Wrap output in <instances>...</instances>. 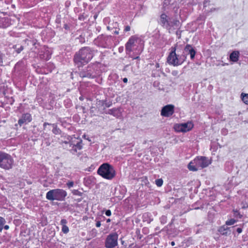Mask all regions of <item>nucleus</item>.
Returning <instances> with one entry per match:
<instances>
[{"label": "nucleus", "instance_id": "nucleus-1", "mask_svg": "<svg viewBox=\"0 0 248 248\" xmlns=\"http://www.w3.org/2000/svg\"><path fill=\"white\" fill-rule=\"evenodd\" d=\"M94 50L89 47H84L77 52L74 57V62L79 66L80 64L88 63L93 57Z\"/></svg>", "mask_w": 248, "mask_h": 248}, {"label": "nucleus", "instance_id": "nucleus-2", "mask_svg": "<svg viewBox=\"0 0 248 248\" xmlns=\"http://www.w3.org/2000/svg\"><path fill=\"white\" fill-rule=\"evenodd\" d=\"M211 163L208 158L205 156H200L195 158L188 165V169L193 171L207 167Z\"/></svg>", "mask_w": 248, "mask_h": 248}, {"label": "nucleus", "instance_id": "nucleus-3", "mask_svg": "<svg viewBox=\"0 0 248 248\" xmlns=\"http://www.w3.org/2000/svg\"><path fill=\"white\" fill-rule=\"evenodd\" d=\"M97 173L107 180H112L116 176V171L113 167L108 163L102 164L97 170Z\"/></svg>", "mask_w": 248, "mask_h": 248}, {"label": "nucleus", "instance_id": "nucleus-4", "mask_svg": "<svg viewBox=\"0 0 248 248\" xmlns=\"http://www.w3.org/2000/svg\"><path fill=\"white\" fill-rule=\"evenodd\" d=\"M14 160L12 156L5 152L0 151V167L5 170L13 168Z\"/></svg>", "mask_w": 248, "mask_h": 248}, {"label": "nucleus", "instance_id": "nucleus-5", "mask_svg": "<svg viewBox=\"0 0 248 248\" xmlns=\"http://www.w3.org/2000/svg\"><path fill=\"white\" fill-rule=\"evenodd\" d=\"M67 196L66 192L62 189L50 190L46 194V198L49 201H64Z\"/></svg>", "mask_w": 248, "mask_h": 248}, {"label": "nucleus", "instance_id": "nucleus-6", "mask_svg": "<svg viewBox=\"0 0 248 248\" xmlns=\"http://www.w3.org/2000/svg\"><path fill=\"white\" fill-rule=\"evenodd\" d=\"M193 127V124L190 122H187L182 124H176L173 128L177 132H186L190 131Z\"/></svg>", "mask_w": 248, "mask_h": 248}, {"label": "nucleus", "instance_id": "nucleus-7", "mask_svg": "<svg viewBox=\"0 0 248 248\" xmlns=\"http://www.w3.org/2000/svg\"><path fill=\"white\" fill-rule=\"evenodd\" d=\"M171 51L167 58V62L170 65L178 66L179 65V59L175 53L176 48L171 47Z\"/></svg>", "mask_w": 248, "mask_h": 248}, {"label": "nucleus", "instance_id": "nucleus-8", "mask_svg": "<svg viewBox=\"0 0 248 248\" xmlns=\"http://www.w3.org/2000/svg\"><path fill=\"white\" fill-rule=\"evenodd\" d=\"M118 234L112 233L109 234L106 240L105 245L107 248H114L117 244Z\"/></svg>", "mask_w": 248, "mask_h": 248}, {"label": "nucleus", "instance_id": "nucleus-9", "mask_svg": "<svg viewBox=\"0 0 248 248\" xmlns=\"http://www.w3.org/2000/svg\"><path fill=\"white\" fill-rule=\"evenodd\" d=\"M138 37L136 36H131L125 44V51L127 54H130L132 51V48L135 46Z\"/></svg>", "mask_w": 248, "mask_h": 248}, {"label": "nucleus", "instance_id": "nucleus-10", "mask_svg": "<svg viewBox=\"0 0 248 248\" xmlns=\"http://www.w3.org/2000/svg\"><path fill=\"white\" fill-rule=\"evenodd\" d=\"M79 75L82 78H93L96 75L94 69L91 66H88L86 70L80 72Z\"/></svg>", "mask_w": 248, "mask_h": 248}, {"label": "nucleus", "instance_id": "nucleus-11", "mask_svg": "<svg viewBox=\"0 0 248 248\" xmlns=\"http://www.w3.org/2000/svg\"><path fill=\"white\" fill-rule=\"evenodd\" d=\"M174 112V106L173 105H167L163 107L161 111V115L164 117H170Z\"/></svg>", "mask_w": 248, "mask_h": 248}, {"label": "nucleus", "instance_id": "nucleus-12", "mask_svg": "<svg viewBox=\"0 0 248 248\" xmlns=\"http://www.w3.org/2000/svg\"><path fill=\"white\" fill-rule=\"evenodd\" d=\"M179 21L175 18H170L169 23L166 29L169 31V32L173 29H177L180 26Z\"/></svg>", "mask_w": 248, "mask_h": 248}, {"label": "nucleus", "instance_id": "nucleus-13", "mask_svg": "<svg viewBox=\"0 0 248 248\" xmlns=\"http://www.w3.org/2000/svg\"><path fill=\"white\" fill-rule=\"evenodd\" d=\"M111 38V36H104L101 35L98 36L96 39V43H98L99 45L103 46L106 47V45H108V42Z\"/></svg>", "mask_w": 248, "mask_h": 248}, {"label": "nucleus", "instance_id": "nucleus-14", "mask_svg": "<svg viewBox=\"0 0 248 248\" xmlns=\"http://www.w3.org/2000/svg\"><path fill=\"white\" fill-rule=\"evenodd\" d=\"M184 52L186 55L189 54L191 60H193L195 58L196 51L193 47L190 45H186L184 48Z\"/></svg>", "mask_w": 248, "mask_h": 248}, {"label": "nucleus", "instance_id": "nucleus-15", "mask_svg": "<svg viewBox=\"0 0 248 248\" xmlns=\"http://www.w3.org/2000/svg\"><path fill=\"white\" fill-rule=\"evenodd\" d=\"M31 121V115L29 113L23 114L21 118L18 121V124L21 126L24 124H27Z\"/></svg>", "mask_w": 248, "mask_h": 248}, {"label": "nucleus", "instance_id": "nucleus-16", "mask_svg": "<svg viewBox=\"0 0 248 248\" xmlns=\"http://www.w3.org/2000/svg\"><path fill=\"white\" fill-rule=\"evenodd\" d=\"M170 17H169L165 14H162L160 17V24L163 27L167 28Z\"/></svg>", "mask_w": 248, "mask_h": 248}, {"label": "nucleus", "instance_id": "nucleus-17", "mask_svg": "<svg viewBox=\"0 0 248 248\" xmlns=\"http://www.w3.org/2000/svg\"><path fill=\"white\" fill-rule=\"evenodd\" d=\"M47 125H52L53 127L52 129V132L55 134V135H58L61 134V130L57 127V125L55 124H49L48 123H44L43 126H44V129L46 130V128Z\"/></svg>", "mask_w": 248, "mask_h": 248}, {"label": "nucleus", "instance_id": "nucleus-18", "mask_svg": "<svg viewBox=\"0 0 248 248\" xmlns=\"http://www.w3.org/2000/svg\"><path fill=\"white\" fill-rule=\"evenodd\" d=\"M239 52L237 51H233L230 55V59L233 62H236L238 60Z\"/></svg>", "mask_w": 248, "mask_h": 248}, {"label": "nucleus", "instance_id": "nucleus-19", "mask_svg": "<svg viewBox=\"0 0 248 248\" xmlns=\"http://www.w3.org/2000/svg\"><path fill=\"white\" fill-rule=\"evenodd\" d=\"M219 232L223 235H227L228 232V228L227 226H223L219 229Z\"/></svg>", "mask_w": 248, "mask_h": 248}, {"label": "nucleus", "instance_id": "nucleus-20", "mask_svg": "<svg viewBox=\"0 0 248 248\" xmlns=\"http://www.w3.org/2000/svg\"><path fill=\"white\" fill-rule=\"evenodd\" d=\"M242 99L243 101L246 104H248V93L245 94L242 93L241 94Z\"/></svg>", "mask_w": 248, "mask_h": 248}, {"label": "nucleus", "instance_id": "nucleus-21", "mask_svg": "<svg viewBox=\"0 0 248 248\" xmlns=\"http://www.w3.org/2000/svg\"><path fill=\"white\" fill-rule=\"evenodd\" d=\"M72 148L74 152H77V149L80 150L82 148V146L80 142H78L76 145H73Z\"/></svg>", "mask_w": 248, "mask_h": 248}, {"label": "nucleus", "instance_id": "nucleus-22", "mask_svg": "<svg viewBox=\"0 0 248 248\" xmlns=\"http://www.w3.org/2000/svg\"><path fill=\"white\" fill-rule=\"evenodd\" d=\"M178 58L179 59V65H181L186 60V55H182L180 56H178Z\"/></svg>", "mask_w": 248, "mask_h": 248}, {"label": "nucleus", "instance_id": "nucleus-23", "mask_svg": "<svg viewBox=\"0 0 248 248\" xmlns=\"http://www.w3.org/2000/svg\"><path fill=\"white\" fill-rule=\"evenodd\" d=\"M5 219L0 217V232H1L3 228V225L5 223Z\"/></svg>", "mask_w": 248, "mask_h": 248}, {"label": "nucleus", "instance_id": "nucleus-24", "mask_svg": "<svg viewBox=\"0 0 248 248\" xmlns=\"http://www.w3.org/2000/svg\"><path fill=\"white\" fill-rule=\"evenodd\" d=\"M236 222V220L234 219H231L230 220H227L226 222V225H232L234 224Z\"/></svg>", "mask_w": 248, "mask_h": 248}, {"label": "nucleus", "instance_id": "nucleus-25", "mask_svg": "<svg viewBox=\"0 0 248 248\" xmlns=\"http://www.w3.org/2000/svg\"><path fill=\"white\" fill-rule=\"evenodd\" d=\"M62 231L64 233H67L69 231V228L66 225H63L62 226Z\"/></svg>", "mask_w": 248, "mask_h": 248}, {"label": "nucleus", "instance_id": "nucleus-26", "mask_svg": "<svg viewBox=\"0 0 248 248\" xmlns=\"http://www.w3.org/2000/svg\"><path fill=\"white\" fill-rule=\"evenodd\" d=\"M160 219L161 223L163 224H165L167 221V217L165 216H162Z\"/></svg>", "mask_w": 248, "mask_h": 248}, {"label": "nucleus", "instance_id": "nucleus-27", "mask_svg": "<svg viewBox=\"0 0 248 248\" xmlns=\"http://www.w3.org/2000/svg\"><path fill=\"white\" fill-rule=\"evenodd\" d=\"M155 184L158 186H161L163 184V180L161 179H158L155 180Z\"/></svg>", "mask_w": 248, "mask_h": 248}, {"label": "nucleus", "instance_id": "nucleus-28", "mask_svg": "<svg viewBox=\"0 0 248 248\" xmlns=\"http://www.w3.org/2000/svg\"><path fill=\"white\" fill-rule=\"evenodd\" d=\"M15 49H16V51L17 52V53H19L23 49V46H20L18 48H16V46H14Z\"/></svg>", "mask_w": 248, "mask_h": 248}, {"label": "nucleus", "instance_id": "nucleus-29", "mask_svg": "<svg viewBox=\"0 0 248 248\" xmlns=\"http://www.w3.org/2000/svg\"><path fill=\"white\" fill-rule=\"evenodd\" d=\"M72 193L75 195H78L79 196H81L82 195V193L78 190H74Z\"/></svg>", "mask_w": 248, "mask_h": 248}, {"label": "nucleus", "instance_id": "nucleus-30", "mask_svg": "<svg viewBox=\"0 0 248 248\" xmlns=\"http://www.w3.org/2000/svg\"><path fill=\"white\" fill-rule=\"evenodd\" d=\"M67 186L69 188H71L74 186V182L73 181L68 182L67 183Z\"/></svg>", "mask_w": 248, "mask_h": 248}, {"label": "nucleus", "instance_id": "nucleus-31", "mask_svg": "<svg viewBox=\"0 0 248 248\" xmlns=\"http://www.w3.org/2000/svg\"><path fill=\"white\" fill-rule=\"evenodd\" d=\"M178 74H179V72L177 70H174V71H172V72H171V74L173 76H178Z\"/></svg>", "mask_w": 248, "mask_h": 248}, {"label": "nucleus", "instance_id": "nucleus-32", "mask_svg": "<svg viewBox=\"0 0 248 248\" xmlns=\"http://www.w3.org/2000/svg\"><path fill=\"white\" fill-rule=\"evenodd\" d=\"M116 109L114 108V109H109L108 110V113L110 114H112V115H114V111H116Z\"/></svg>", "mask_w": 248, "mask_h": 248}, {"label": "nucleus", "instance_id": "nucleus-33", "mask_svg": "<svg viewBox=\"0 0 248 248\" xmlns=\"http://www.w3.org/2000/svg\"><path fill=\"white\" fill-rule=\"evenodd\" d=\"M67 223V221L65 219H62L61 221V223L63 226V225H66V223Z\"/></svg>", "mask_w": 248, "mask_h": 248}, {"label": "nucleus", "instance_id": "nucleus-34", "mask_svg": "<svg viewBox=\"0 0 248 248\" xmlns=\"http://www.w3.org/2000/svg\"><path fill=\"white\" fill-rule=\"evenodd\" d=\"M111 213L110 210H107L105 212V214L107 216H110L111 215Z\"/></svg>", "mask_w": 248, "mask_h": 248}, {"label": "nucleus", "instance_id": "nucleus-35", "mask_svg": "<svg viewBox=\"0 0 248 248\" xmlns=\"http://www.w3.org/2000/svg\"><path fill=\"white\" fill-rule=\"evenodd\" d=\"M130 30V27L129 26H125L124 31H128Z\"/></svg>", "mask_w": 248, "mask_h": 248}, {"label": "nucleus", "instance_id": "nucleus-36", "mask_svg": "<svg viewBox=\"0 0 248 248\" xmlns=\"http://www.w3.org/2000/svg\"><path fill=\"white\" fill-rule=\"evenodd\" d=\"M236 231L238 233H240L242 232V229L240 228H238L236 230Z\"/></svg>", "mask_w": 248, "mask_h": 248}, {"label": "nucleus", "instance_id": "nucleus-37", "mask_svg": "<svg viewBox=\"0 0 248 248\" xmlns=\"http://www.w3.org/2000/svg\"><path fill=\"white\" fill-rule=\"evenodd\" d=\"M101 226V222L100 221H97L96 223V226L97 227H99Z\"/></svg>", "mask_w": 248, "mask_h": 248}, {"label": "nucleus", "instance_id": "nucleus-38", "mask_svg": "<svg viewBox=\"0 0 248 248\" xmlns=\"http://www.w3.org/2000/svg\"><path fill=\"white\" fill-rule=\"evenodd\" d=\"M123 80L124 82V83H127V81H128L127 78H124Z\"/></svg>", "mask_w": 248, "mask_h": 248}, {"label": "nucleus", "instance_id": "nucleus-39", "mask_svg": "<svg viewBox=\"0 0 248 248\" xmlns=\"http://www.w3.org/2000/svg\"><path fill=\"white\" fill-rule=\"evenodd\" d=\"M3 228H4V229H5V230H8V229H9V226H8V225H5V226L3 227Z\"/></svg>", "mask_w": 248, "mask_h": 248}, {"label": "nucleus", "instance_id": "nucleus-40", "mask_svg": "<svg viewBox=\"0 0 248 248\" xmlns=\"http://www.w3.org/2000/svg\"><path fill=\"white\" fill-rule=\"evenodd\" d=\"M156 68H158L159 67V64L158 63H156L155 64Z\"/></svg>", "mask_w": 248, "mask_h": 248}, {"label": "nucleus", "instance_id": "nucleus-41", "mask_svg": "<svg viewBox=\"0 0 248 248\" xmlns=\"http://www.w3.org/2000/svg\"><path fill=\"white\" fill-rule=\"evenodd\" d=\"M170 244H171V245L172 246L175 245V243L173 241H172Z\"/></svg>", "mask_w": 248, "mask_h": 248}, {"label": "nucleus", "instance_id": "nucleus-42", "mask_svg": "<svg viewBox=\"0 0 248 248\" xmlns=\"http://www.w3.org/2000/svg\"><path fill=\"white\" fill-rule=\"evenodd\" d=\"M139 58H140L139 56H137V57H136L135 58H133V60L134 59H139Z\"/></svg>", "mask_w": 248, "mask_h": 248}, {"label": "nucleus", "instance_id": "nucleus-43", "mask_svg": "<svg viewBox=\"0 0 248 248\" xmlns=\"http://www.w3.org/2000/svg\"><path fill=\"white\" fill-rule=\"evenodd\" d=\"M114 33H115V34H118L119 33V32H118V31H114Z\"/></svg>", "mask_w": 248, "mask_h": 248}, {"label": "nucleus", "instance_id": "nucleus-44", "mask_svg": "<svg viewBox=\"0 0 248 248\" xmlns=\"http://www.w3.org/2000/svg\"><path fill=\"white\" fill-rule=\"evenodd\" d=\"M79 99H80V100H83V97H82V96L80 97H79Z\"/></svg>", "mask_w": 248, "mask_h": 248}, {"label": "nucleus", "instance_id": "nucleus-45", "mask_svg": "<svg viewBox=\"0 0 248 248\" xmlns=\"http://www.w3.org/2000/svg\"><path fill=\"white\" fill-rule=\"evenodd\" d=\"M107 28H108V30H109V27H108Z\"/></svg>", "mask_w": 248, "mask_h": 248}, {"label": "nucleus", "instance_id": "nucleus-46", "mask_svg": "<svg viewBox=\"0 0 248 248\" xmlns=\"http://www.w3.org/2000/svg\"><path fill=\"white\" fill-rule=\"evenodd\" d=\"M109 221H110V220H109V219H108L107 220V222Z\"/></svg>", "mask_w": 248, "mask_h": 248}]
</instances>
